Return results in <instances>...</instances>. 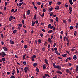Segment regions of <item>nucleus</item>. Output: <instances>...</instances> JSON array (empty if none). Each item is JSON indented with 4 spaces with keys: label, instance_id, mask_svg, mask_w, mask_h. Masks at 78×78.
Listing matches in <instances>:
<instances>
[{
    "label": "nucleus",
    "instance_id": "1",
    "mask_svg": "<svg viewBox=\"0 0 78 78\" xmlns=\"http://www.w3.org/2000/svg\"><path fill=\"white\" fill-rule=\"evenodd\" d=\"M0 55H1L2 57H4L6 56V55L5 53L4 52H2L1 53H0Z\"/></svg>",
    "mask_w": 78,
    "mask_h": 78
},
{
    "label": "nucleus",
    "instance_id": "2",
    "mask_svg": "<svg viewBox=\"0 0 78 78\" xmlns=\"http://www.w3.org/2000/svg\"><path fill=\"white\" fill-rule=\"evenodd\" d=\"M47 76H48V77H50V76L48 74H46L45 76H44L42 77V78H46Z\"/></svg>",
    "mask_w": 78,
    "mask_h": 78
},
{
    "label": "nucleus",
    "instance_id": "3",
    "mask_svg": "<svg viewBox=\"0 0 78 78\" xmlns=\"http://www.w3.org/2000/svg\"><path fill=\"white\" fill-rule=\"evenodd\" d=\"M56 68L58 69V70H61V67L60 66L57 65L56 66Z\"/></svg>",
    "mask_w": 78,
    "mask_h": 78
},
{
    "label": "nucleus",
    "instance_id": "4",
    "mask_svg": "<svg viewBox=\"0 0 78 78\" xmlns=\"http://www.w3.org/2000/svg\"><path fill=\"white\" fill-rule=\"evenodd\" d=\"M48 41L49 42H50V43H51V42H52V41L51 40V39L50 38L48 39Z\"/></svg>",
    "mask_w": 78,
    "mask_h": 78
},
{
    "label": "nucleus",
    "instance_id": "5",
    "mask_svg": "<svg viewBox=\"0 0 78 78\" xmlns=\"http://www.w3.org/2000/svg\"><path fill=\"white\" fill-rule=\"evenodd\" d=\"M13 18V16H12L9 18V21H11Z\"/></svg>",
    "mask_w": 78,
    "mask_h": 78
},
{
    "label": "nucleus",
    "instance_id": "6",
    "mask_svg": "<svg viewBox=\"0 0 78 78\" xmlns=\"http://www.w3.org/2000/svg\"><path fill=\"white\" fill-rule=\"evenodd\" d=\"M25 69H27V70L28 71L29 70H30V69L29 68H28V67H26L24 69V70H25Z\"/></svg>",
    "mask_w": 78,
    "mask_h": 78
},
{
    "label": "nucleus",
    "instance_id": "7",
    "mask_svg": "<svg viewBox=\"0 0 78 78\" xmlns=\"http://www.w3.org/2000/svg\"><path fill=\"white\" fill-rule=\"evenodd\" d=\"M66 72H67V73H69L70 74H71V72L69 70V69H67L66 70Z\"/></svg>",
    "mask_w": 78,
    "mask_h": 78
},
{
    "label": "nucleus",
    "instance_id": "8",
    "mask_svg": "<svg viewBox=\"0 0 78 78\" xmlns=\"http://www.w3.org/2000/svg\"><path fill=\"white\" fill-rule=\"evenodd\" d=\"M73 59H74V60H76V59H77V57L76 55H74L73 56Z\"/></svg>",
    "mask_w": 78,
    "mask_h": 78
},
{
    "label": "nucleus",
    "instance_id": "9",
    "mask_svg": "<svg viewBox=\"0 0 78 78\" xmlns=\"http://www.w3.org/2000/svg\"><path fill=\"white\" fill-rule=\"evenodd\" d=\"M10 43H11V44L12 45H13L14 44V42L13 41L11 40L10 41Z\"/></svg>",
    "mask_w": 78,
    "mask_h": 78
},
{
    "label": "nucleus",
    "instance_id": "10",
    "mask_svg": "<svg viewBox=\"0 0 78 78\" xmlns=\"http://www.w3.org/2000/svg\"><path fill=\"white\" fill-rule=\"evenodd\" d=\"M53 65L54 69H56V65H55V64L53 63Z\"/></svg>",
    "mask_w": 78,
    "mask_h": 78
},
{
    "label": "nucleus",
    "instance_id": "11",
    "mask_svg": "<svg viewBox=\"0 0 78 78\" xmlns=\"http://www.w3.org/2000/svg\"><path fill=\"white\" fill-rule=\"evenodd\" d=\"M69 2L70 5H72V4H73V2H72V0H69Z\"/></svg>",
    "mask_w": 78,
    "mask_h": 78
},
{
    "label": "nucleus",
    "instance_id": "12",
    "mask_svg": "<svg viewBox=\"0 0 78 78\" xmlns=\"http://www.w3.org/2000/svg\"><path fill=\"white\" fill-rule=\"evenodd\" d=\"M57 73H59V74H60L61 75H62V72L59 71H57Z\"/></svg>",
    "mask_w": 78,
    "mask_h": 78
},
{
    "label": "nucleus",
    "instance_id": "13",
    "mask_svg": "<svg viewBox=\"0 0 78 78\" xmlns=\"http://www.w3.org/2000/svg\"><path fill=\"white\" fill-rule=\"evenodd\" d=\"M27 55V54H24L23 56V59L24 60L25 59V56H26V55Z\"/></svg>",
    "mask_w": 78,
    "mask_h": 78
},
{
    "label": "nucleus",
    "instance_id": "14",
    "mask_svg": "<svg viewBox=\"0 0 78 78\" xmlns=\"http://www.w3.org/2000/svg\"><path fill=\"white\" fill-rule=\"evenodd\" d=\"M44 61L45 62V63H46L47 64H48V65H49V64H48V62H47V59H45L44 60Z\"/></svg>",
    "mask_w": 78,
    "mask_h": 78
},
{
    "label": "nucleus",
    "instance_id": "15",
    "mask_svg": "<svg viewBox=\"0 0 78 78\" xmlns=\"http://www.w3.org/2000/svg\"><path fill=\"white\" fill-rule=\"evenodd\" d=\"M43 68L44 69H46V67L44 64L43 65Z\"/></svg>",
    "mask_w": 78,
    "mask_h": 78
},
{
    "label": "nucleus",
    "instance_id": "16",
    "mask_svg": "<svg viewBox=\"0 0 78 78\" xmlns=\"http://www.w3.org/2000/svg\"><path fill=\"white\" fill-rule=\"evenodd\" d=\"M57 5H60L61 4V2H58L57 3Z\"/></svg>",
    "mask_w": 78,
    "mask_h": 78
},
{
    "label": "nucleus",
    "instance_id": "17",
    "mask_svg": "<svg viewBox=\"0 0 78 78\" xmlns=\"http://www.w3.org/2000/svg\"><path fill=\"white\" fill-rule=\"evenodd\" d=\"M35 25V22H32V26H34Z\"/></svg>",
    "mask_w": 78,
    "mask_h": 78
},
{
    "label": "nucleus",
    "instance_id": "18",
    "mask_svg": "<svg viewBox=\"0 0 78 78\" xmlns=\"http://www.w3.org/2000/svg\"><path fill=\"white\" fill-rule=\"evenodd\" d=\"M55 9L56 10H59V6L56 7Z\"/></svg>",
    "mask_w": 78,
    "mask_h": 78
},
{
    "label": "nucleus",
    "instance_id": "19",
    "mask_svg": "<svg viewBox=\"0 0 78 78\" xmlns=\"http://www.w3.org/2000/svg\"><path fill=\"white\" fill-rule=\"evenodd\" d=\"M69 10L70 11V12H72V7H69Z\"/></svg>",
    "mask_w": 78,
    "mask_h": 78
},
{
    "label": "nucleus",
    "instance_id": "20",
    "mask_svg": "<svg viewBox=\"0 0 78 78\" xmlns=\"http://www.w3.org/2000/svg\"><path fill=\"white\" fill-rule=\"evenodd\" d=\"M50 21L51 23H53V19H50Z\"/></svg>",
    "mask_w": 78,
    "mask_h": 78
},
{
    "label": "nucleus",
    "instance_id": "21",
    "mask_svg": "<svg viewBox=\"0 0 78 78\" xmlns=\"http://www.w3.org/2000/svg\"><path fill=\"white\" fill-rule=\"evenodd\" d=\"M37 66V63H34L33 64L34 67H36Z\"/></svg>",
    "mask_w": 78,
    "mask_h": 78
},
{
    "label": "nucleus",
    "instance_id": "22",
    "mask_svg": "<svg viewBox=\"0 0 78 78\" xmlns=\"http://www.w3.org/2000/svg\"><path fill=\"white\" fill-rule=\"evenodd\" d=\"M34 20H36V14L35 15L34 17Z\"/></svg>",
    "mask_w": 78,
    "mask_h": 78
},
{
    "label": "nucleus",
    "instance_id": "23",
    "mask_svg": "<svg viewBox=\"0 0 78 78\" xmlns=\"http://www.w3.org/2000/svg\"><path fill=\"white\" fill-rule=\"evenodd\" d=\"M77 33V32H76V31H75L74 33V35L75 36H76Z\"/></svg>",
    "mask_w": 78,
    "mask_h": 78
},
{
    "label": "nucleus",
    "instance_id": "24",
    "mask_svg": "<svg viewBox=\"0 0 78 78\" xmlns=\"http://www.w3.org/2000/svg\"><path fill=\"white\" fill-rule=\"evenodd\" d=\"M2 61L3 62H4V61H5V58H2Z\"/></svg>",
    "mask_w": 78,
    "mask_h": 78
},
{
    "label": "nucleus",
    "instance_id": "25",
    "mask_svg": "<svg viewBox=\"0 0 78 78\" xmlns=\"http://www.w3.org/2000/svg\"><path fill=\"white\" fill-rule=\"evenodd\" d=\"M30 13V10H28L27 11V15H29Z\"/></svg>",
    "mask_w": 78,
    "mask_h": 78
},
{
    "label": "nucleus",
    "instance_id": "26",
    "mask_svg": "<svg viewBox=\"0 0 78 78\" xmlns=\"http://www.w3.org/2000/svg\"><path fill=\"white\" fill-rule=\"evenodd\" d=\"M51 25L50 24H49L48 25V28H51Z\"/></svg>",
    "mask_w": 78,
    "mask_h": 78
},
{
    "label": "nucleus",
    "instance_id": "27",
    "mask_svg": "<svg viewBox=\"0 0 78 78\" xmlns=\"http://www.w3.org/2000/svg\"><path fill=\"white\" fill-rule=\"evenodd\" d=\"M24 22H25V21L24 20H22V23H23V24H25V23H24Z\"/></svg>",
    "mask_w": 78,
    "mask_h": 78
},
{
    "label": "nucleus",
    "instance_id": "28",
    "mask_svg": "<svg viewBox=\"0 0 78 78\" xmlns=\"http://www.w3.org/2000/svg\"><path fill=\"white\" fill-rule=\"evenodd\" d=\"M4 50L5 51H8V48H5L4 49Z\"/></svg>",
    "mask_w": 78,
    "mask_h": 78
},
{
    "label": "nucleus",
    "instance_id": "29",
    "mask_svg": "<svg viewBox=\"0 0 78 78\" xmlns=\"http://www.w3.org/2000/svg\"><path fill=\"white\" fill-rule=\"evenodd\" d=\"M52 32H53V30H50L48 31V33H52Z\"/></svg>",
    "mask_w": 78,
    "mask_h": 78
},
{
    "label": "nucleus",
    "instance_id": "30",
    "mask_svg": "<svg viewBox=\"0 0 78 78\" xmlns=\"http://www.w3.org/2000/svg\"><path fill=\"white\" fill-rule=\"evenodd\" d=\"M16 32H17V30H15L13 31V33L14 34H15V33H16Z\"/></svg>",
    "mask_w": 78,
    "mask_h": 78
},
{
    "label": "nucleus",
    "instance_id": "31",
    "mask_svg": "<svg viewBox=\"0 0 78 78\" xmlns=\"http://www.w3.org/2000/svg\"><path fill=\"white\" fill-rule=\"evenodd\" d=\"M27 47H28V45H25L24 46V48L25 49H26V48H27Z\"/></svg>",
    "mask_w": 78,
    "mask_h": 78
},
{
    "label": "nucleus",
    "instance_id": "32",
    "mask_svg": "<svg viewBox=\"0 0 78 78\" xmlns=\"http://www.w3.org/2000/svg\"><path fill=\"white\" fill-rule=\"evenodd\" d=\"M1 38H2V39H3L4 37L3 36V34H1Z\"/></svg>",
    "mask_w": 78,
    "mask_h": 78
},
{
    "label": "nucleus",
    "instance_id": "33",
    "mask_svg": "<svg viewBox=\"0 0 78 78\" xmlns=\"http://www.w3.org/2000/svg\"><path fill=\"white\" fill-rule=\"evenodd\" d=\"M23 64L25 65V66H26V65H27V62H26V61H24L23 62Z\"/></svg>",
    "mask_w": 78,
    "mask_h": 78
},
{
    "label": "nucleus",
    "instance_id": "34",
    "mask_svg": "<svg viewBox=\"0 0 78 78\" xmlns=\"http://www.w3.org/2000/svg\"><path fill=\"white\" fill-rule=\"evenodd\" d=\"M70 43H67V46H68V47H70Z\"/></svg>",
    "mask_w": 78,
    "mask_h": 78
},
{
    "label": "nucleus",
    "instance_id": "35",
    "mask_svg": "<svg viewBox=\"0 0 78 78\" xmlns=\"http://www.w3.org/2000/svg\"><path fill=\"white\" fill-rule=\"evenodd\" d=\"M36 71L37 72H39V70L38 68H36Z\"/></svg>",
    "mask_w": 78,
    "mask_h": 78
},
{
    "label": "nucleus",
    "instance_id": "36",
    "mask_svg": "<svg viewBox=\"0 0 78 78\" xmlns=\"http://www.w3.org/2000/svg\"><path fill=\"white\" fill-rule=\"evenodd\" d=\"M70 30H72V29H73V26H70L69 27Z\"/></svg>",
    "mask_w": 78,
    "mask_h": 78
},
{
    "label": "nucleus",
    "instance_id": "37",
    "mask_svg": "<svg viewBox=\"0 0 78 78\" xmlns=\"http://www.w3.org/2000/svg\"><path fill=\"white\" fill-rule=\"evenodd\" d=\"M49 10H50V11H52V10H53V8L51 7V8H50L49 9Z\"/></svg>",
    "mask_w": 78,
    "mask_h": 78
},
{
    "label": "nucleus",
    "instance_id": "38",
    "mask_svg": "<svg viewBox=\"0 0 78 78\" xmlns=\"http://www.w3.org/2000/svg\"><path fill=\"white\" fill-rule=\"evenodd\" d=\"M43 6H44V3H42V5L41 6V8H43Z\"/></svg>",
    "mask_w": 78,
    "mask_h": 78
},
{
    "label": "nucleus",
    "instance_id": "39",
    "mask_svg": "<svg viewBox=\"0 0 78 78\" xmlns=\"http://www.w3.org/2000/svg\"><path fill=\"white\" fill-rule=\"evenodd\" d=\"M54 49L55 51H57L58 50V49L56 48H54Z\"/></svg>",
    "mask_w": 78,
    "mask_h": 78
},
{
    "label": "nucleus",
    "instance_id": "40",
    "mask_svg": "<svg viewBox=\"0 0 78 78\" xmlns=\"http://www.w3.org/2000/svg\"><path fill=\"white\" fill-rule=\"evenodd\" d=\"M66 55H67V54H64L63 57H66Z\"/></svg>",
    "mask_w": 78,
    "mask_h": 78
},
{
    "label": "nucleus",
    "instance_id": "41",
    "mask_svg": "<svg viewBox=\"0 0 78 78\" xmlns=\"http://www.w3.org/2000/svg\"><path fill=\"white\" fill-rule=\"evenodd\" d=\"M32 61H34V58H33V57H32Z\"/></svg>",
    "mask_w": 78,
    "mask_h": 78
},
{
    "label": "nucleus",
    "instance_id": "42",
    "mask_svg": "<svg viewBox=\"0 0 78 78\" xmlns=\"http://www.w3.org/2000/svg\"><path fill=\"white\" fill-rule=\"evenodd\" d=\"M22 4L20 2L19 3V6H22Z\"/></svg>",
    "mask_w": 78,
    "mask_h": 78
},
{
    "label": "nucleus",
    "instance_id": "43",
    "mask_svg": "<svg viewBox=\"0 0 78 78\" xmlns=\"http://www.w3.org/2000/svg\"><path fill=\"white\" fill-rule=\"evenodd\" d=\"M65 39H66V40H68V37H67L65 36Z\"/></svg>",
    "mask_w": 78,
    "mask_h": 78
},
{
    "label": "nucleus",
    "instance_id": "44",
    "mask_svg": "<svg viewBox=\"0 0 78 78\" xmlns=\"http://www.w3.org/2000/svg\"><path fill=\"white\" fill-rule=\"evenodd\" d=\"M72 20H71V19L69 18L68 19V21L69 22H71Z\"/></svg>",
    "mask_w": 78,
    "mask_h": 78
},
{
    "label": "nucleus",
    "instance_id": "45",
    "mask_svg": "<svg viewBox=\"0 0 78 78\" xmlns=\"http://www.w3.org/2000/svg\"><path fill=\"white\" fill-rule=\"evenodd\" d=\"M38 42H39L40 44H41V39H39V40H38Z\"/></svg>",
    "mask_w": 78,
    "mask_h": 78
},
{
    "label": "nucleus",
    "instance_id": "46",
    "mask_svg": "<svg viewBox=\"0 0 78 78\" xmlns=\"http://www.w3.org/2000/svg\"><path fill=\"white\" fill-rule=\"evenodd\" d=\"M43 12H46V10L44 9H43Z\"/></svg>",
    "mask_w": 78,
    "mask_h": 78
},
{
    "label": "nucleus",
    "instance_id": "47",
    "mask_svg": "<svg viewBox=\"0 0 78 78\" xmlns=\"http://www.w3.org/2000/svg\"><path fill=\"white\" fill-rule=\"evenodd\" d=\"M56 20L57 22H58V17H56Z\"/></svg>",
    "mask_w": 78,
    "mask_h": 78
},
{
    "label": "nucleus",
    "instance_id": "48",
    "mask_svg": "<svg viewBox=\"0 0 78 78\" xmlns=\"http://www.w3.org/2000/svg\"><path fill=\"white\" fill-rule=\"evenodd\" d=\"M53 12H52L50 13V16H52L53 15Z\"/></svg>",
    "mask_w": 78,
    "mask_h": 78
},
{
    "label": "nucleus",
    "instance_id": "49",
    "mask_svg": "<svg viewBox=\"0 0 78 78\" xmlns=\"http://www.w3.org/2000/svg\"><path fill=\"white\" fill-rule=\"evenodd\" d=\"M17 73H18V74H19V69H18V68H17Z\"/></svg>",
    "mask_w": 78,
    "mask_h": 78
},
{
    "label": "nucleus",
    "instance_id": "50",
    "mask_svg": "<svg viewBox=\"0 0 78 78\" xmlns=\"http://www.w3.org/2000/svg\"><path fill=\"white\" fill-rule=\"evenodd\" d=\"M40 36H41V37H43V34H40Z\"/></svg>",
    "mask_w": 78,
    "mask_h": 78
},
{
    "label": "nucleus",
    "instance_id": "51",
    "mask_svg": "<svg viewBox=\"0 0 78 78\" xmlns=\"http://www.w3.org/2000/svg\"><path fill=\"white\" fill-rule=\"evenodd\" d=\"M44 16V13H43V14L41 15V17H43Z\"/></svg>",
    "mask_w": 78,
    "mask_h": 78
},
{
    "label": "nucleus",
    "instance_id": "52",
    "mask_svg": "<svg viewBox=\"0 0 78 78\" xmlns=\"http://www.w3.org/2000/svg\"><path fill=\"white\" fill-rule=\"evenodd\" d=\"M14 9H12L11 10V12H14Z\"/></svg>",
    "mask_w": 78,
    "mask_h": 78
},
{
    "label": "nucleus",
    "instance_id": "53",
    "mask_svg": "<svg viewBox=\"0 0 78 78\" xmlns=\"http://www.w3.org/2000/svg\"><path fill=\"white\" fill-rule=\"evenodd\" d=\"M56 46V42H55L54 45H53V47H55Z\"/></svg>",
    "mask_w": 78,
    "mask_h": 78
},
{
    "label": "nucleus",
    "instance_id": "54",
    "mask_svg": "<svg viewBox=\"0 0 78 78\" xmlns=\"http://www.w3.org/2000/svg\"><path fill=\"white\" fill-rule=\"evenodd\" d=\"M1 44L2 45H4V42L3 41H2L1 42Z\"/></svg>",
    "mask_w": 78,
    "mask_h": 78
},
{
    "label": "nucleus",
    "instance_id": "55",
    "mask_svg": "<svg viewBox=\"0 0 78 78\" xmlns=\"http://www.w3.org/2000/svg\"><path fill=\"white\" fill-rule=\"evenodd\" d=\"M7 74H8V75H9L10 74V72H7Z\"/></svg>",
    "mask_w": 78,
    "mask_h": 78
},
{
    "label": "nucleus",
    "instance_id": "56",
    "mask_svg": "<svg viewBox=\"0 0 78 78\" xmlns=\"http://www.w3.org/2000/svg\"><path fill=\"white\" fill-rule=\"evenodd\" d=\"M17 9H15V10L14 11V12L15 13H16V12H17Z\"/></svg>",
    "mask_w": 78,
    "mask_h": 78
},
{
    "label": "nucleus",
    "instance_id": "57",
    "mask_svg": "<svg viewBox=\"0 0 78 78\" xmlns=\"http://www.w3.org/2000/svg\"><path fill=\"white\" fill-rule=\"evenodd\" d=\"M42 51H45V48H42Z\"/></svg>",
    "mask_w": 78,
    "mask_h": 78
},
{
    "label": "nucleus",
    "instance_id": "58",
    "mask_svg": "<svg viewBox=\"0 0 78 78\" xmlns=\"http://www.w3.org/2000/svg\"><path fill=\"white\" fill-rule=\"evenodd\" d=\"M5 6H7V2H5Z\"/></svg>",
    "mask_w": 78,
    "mask_h": 78
},
{
    "label": "nucleus",
    "instance_id": "59",
    "mask_svg": "<svg viewBox=\"0 0 78 78\" xmlns=\"http://www.w3.org/2000/svg\"><path fill=\"white\" fill-rule=\"evenodd\" d=\"M63 23H65V24H66V21H65V20H63Z\"/></svg>",
    "mask_w": 78,
    "mask_h": 78
},
{
    "label": "nucleus",
    "instance_id": "60",
    "mask_svg": "<svg viewBox=\"0 0 78 78\" xmlns=\"http://www.w3.org/2000/svg\"><path fill=\"white\" fill-rule=\"evenodd\" d=\"M51 3H52V2H51V1L49 3V5H51Z\"/></svg>",
    "mask_w": 78,
    "mask_h": 78
},
{
    "label": "nucleus",
    "instance_id": "61",
    "mask_svg": "<svg viewBox=\"0 0 78 78\" xmlns=\"http://www.w3.org/2000/svg\"><path fill=\"white\" fill-rule=\"evenodd\" d=\"M18 25L19 27H22V24H19Z\"/></svg>",
    "mask_w": 78,
    "mask_h": 78
},
{
    "label": "nucleus",
    "instance_id": "62",
    "mask_svg": "<svg viewBox=\"0 0 78 78\" xmlns=\"http://www.w3.org/2000/svg\"><path fill=\"white\" fill-rule=\"evenodd\" d=\"M35 23L36 24H37V23H38V21H36Z\"/></svg>",
    "mask_w": 78,
    "mask_h": 78
},
{
    "label": "nucleus",
    "instance_id": "63",
    "mask_svg": "<svg viewBox=\"0 0 78 78\" xmlns=\"http://www.w3.org/2000/svg\"><path fill=\"white\" fill-rule=\"evenodd\" d=\"M32 57H33L34 58H36V56L35 55H33Z\"/></svg>",
    "mask_w": 78,
    "mask_h": 78
},
{
    "label": "nucleus",
    "instance_id": "64",
    "mask_svg": "<svg viewBox=\"0 0 78 78\" xmlns=\"http://www.w3.org/2000/svg\"><path fill=\"white\" fill-rule=\"evenodd\" d=\"M12 78H15V77H14V76L12 75Z\"/></svg>",
    "mask_w": 78,
    "mask_h": 78
}]
</instances>
